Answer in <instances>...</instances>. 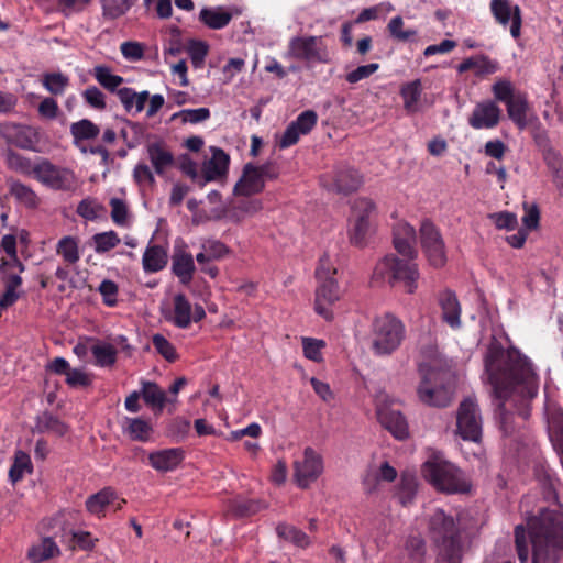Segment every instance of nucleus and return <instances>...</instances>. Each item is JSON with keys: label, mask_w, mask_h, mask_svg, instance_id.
<instances>
[{"label": "nucleus", "mask_w": 563, "mask_h": 563, "mask_svg": "<svg viewBox=\"0 0 563 563\" xmlns=\"http://www.w3.org/2000/svg\"><path fill=\"white\" fill-rule=\"evenodd\" d=\"M539 376L532 362L509 336L495 335V400H499V429L505 435L516 430L515 416L528 420L538 396Z\"/></svg>", "instance_id": "nucleus-1"}, {"label": "nucleus", "mask_w": 563, "mask_h": 563, "mask_svg": "<svg viewBox=\"0 0 563 563\" xmlns=\"http://www.w3.org/2000/svg\"><path fill=\"white\" fill-rule=\"evenodd\" d=\"M426 526L437 563H462L465 544L460 519L435 508L427 515Z\"/></svg>", "instance_id": "nucleus-2"}, {"label": "nucleus", "mask_w": 563, "mask_h": 563, "mask_svg": "<svg viewBox=\"0 0 563 563\" xmlns=\"http://www.w3.org/2000/svg\"><path fill=\"white\" fill-rule=\"evenodd\" d=\"M532 543V563H558L563 553V518L544 509L528 523Z\"/></svg>", "instance_id": "nucleus-3"}, {"label": "nucleus", "mask_w": 563, "mask_h": 563, "mask_svg": "<svg viewBox=\"0 0 563 563\" xmlns=\"http://www.w3.org/2000/svg\"><path fill=\"white\" fill-rule=\"evenodd\" d=\"M495 101L501 102L506 107L508 119L520 131L538 121L528 93L509 79L495 81Z\"/></svg>", "instance_id": "nucleus-4"}, {"label": "nucleus", "mask_w": 563, "mask_h": 563, "mask_svg": "<svg viewBox=\"0 0 563 563\" xmlns=\"http://www.w3.org/2000/svg\"><path fill=\"white\" fill-rule=\"evenodd\" d=\"M422 475L438 492L454 495L471 492L472 483L453 463L433 457L422 465Z\"/></svg>", "instance_id": "nucleus-5"}, {"label": "nucleus", "mask_w": 563, "mask_h": 563, "mask_svg": "<svg viewBox=\"0 0 563 563\" xmlns=\"http://www.w3.org/2000/svg\"><path fill=\"white\" fill-rule=\"evenodd\" d=\"M419 278L420 273L416 263L400 260L393 254L378 261L373 272L374 280L387 282L390 286L402 284L405 291L410 295L416 292Z\"/></svg>", "instance_id": "nucleus-6"}, {"label": "nucleus", "mask_w": 563, "mask_h": 563, "mask_svg": "<svg viewBox=\"0 0 563 563\" xmlns=\"http://www.w3.org/2000/svg\"><path fill=\"white\" fill-rule=\"evenodd\" d=\"M421 382L417 388L419 400L430 407L445 408L453 400L454 390L444 382L445 373L421 363L418 367Z\"/></svg>", "instance_id": "nucleus-7"}, {"label": "nucleus", "mask_w": 563, "mask_h": 563, "mask_svg": "<svg viewBox=\"0 0 563 563\" xmlns=\"http://www.w3.org/2000/svg\"><path fill=\"white\" fill-rule=\"evenodd\" d=\"M372 350L376 355H390L406 336L405 324L391 313L374 318L372 322Z\"/></svg>", "instance_id": "nucleus-8"}, {"label": "nucleus", "mask_w": 563, "mask_h": 563, "mask_svg": "<svg viewBox=\"0 0 563 563\" xmlns=\"http://www.w3.org/2000/svg\"><path fill=\"white\" fill-rule=\"evenodd\" d=\"M376 217V205L369 198H357L352 205L349 219L347 235L352 245L364 247L373 232V220Z\"/></svg>", "instance_id": "nucleus-9"}, {"label": "nucleus", "mask_w": 563, "mask_h": 563, "mask_svg": "<svg viewBox=\"0 0 563 563\" xmlns=\"http://www.w3.org/2000/svg\"><path fill=\"white\" fill-rule=\"evenodd\" d=\"M285 57L307 64H328L331 60L323 36L316 35L291 37Z\"/></svg>", "instance_id": "nucleus-10"}, {"label": "nucleus", "mask_w": 563, "mask_h": 563, "mask_svg": "<svg viewBox=\"0 0 563 563\" xmlns=\"http://www.w3.org/2000/svg\"><path fill=\"white\" fill-rule=\"evenodd\" d=\"M0 139L9 146L31 152L40 151V129L30 124L12 121L0 122Z\"/></svg>", "instance_id": "nucleus-11"}, {"label": "nucleus", "mask_w": 563, "mask_h": 563, "mask_svg": "<svg viewBox=\"0 0 563 563\" xmlns=\"http://www.w3.org/2000/svg\"><path fill=\"white\" fill-rule=\"evenodd\" d=\"M420 244L431 266L441 268L446 263V250L442 234L437 225L424 219L419 228Z\"/></svg>", "instance_id": "nucleus-12"}, {"label": "nucleus", "mask_w": 563, "mask_h": 563, "mask_svg": "<svg viewBox=\"0 0 563 563\" xmlns=\"http://www.w3.org/2000/svg\"><path fill=\"white\" fill-rule=\"evenodd\" d=\"M34 177L55 190H70L76 184L75 174L70 169L56 166L43 157L35 163Z\"/></svg>", "instance_id": "nucleus-13"}, {"label": "nucleus", "mask_w": 563, "mask_h": 563, "mask_svg": "<svg viewBox=\"0 0 563 563\" xmlns=\"http://www.w3.org/2000/svg\"><path fill=\"white\" fill-rule=\"evenodd\" d=\"M456 428L464 440L477 442L482 437V424L476 401L467 397L459 406Z\"/></svg>", "instance_id": "nucleus-14"}, {"label": "nucleus", "mask_w": 563, "mask_h": 563, "mask_svg": "<svg viewBox=\"0 0 563 563\" xmlns=\"http://www.w3.org/2000/svg\"><path fill=\"white\" fill-rule=\"evenodd\" d=\"M323 472V459L312 448L303 450L302 460L294 463V477L300 488H308Z\"/></svg>", "instance_id": "nucleus-15"}, {"label": "nucleus", "mask_w": 563, "mask_h": 563, "mask_svg": "<svg viewBox=\"0 0 563 563\" xmlns=\"http://www.w3.org/2000/svg\"><path fill=\"white\" fill-rule=\"evenodd\" d=\"M206 318V311L201 305L192 306L184 294H176L173 298V310L165 319L176 328L187 329L192 322H199Z\"/></svg>", "instance_id": "nucleus-16"}, {"label": "nucleus", "mask_w": 563, "mask_h": 563, "mask_svg": "<svg viewBox=\"0 0 563 563\" xmlns=\"http://www.w3.org/2000/svg\"><path fill=\"white\" fill-rule=\"evenodd\" d=\"M340 299V287L336 279L319 280L316 288L314 310L325 320L333 319L331 307Z\"/></svg>", "instance_id": "nucleus-17"}, {"label": "nucleus", "mask_w": 563, "mask_h": 563, "mask_svg": "<svg viewBox=\"0 0 563 563\" xmlns=\"http://www.w3.org/2000/svg\"><path fill=\"white\" fill-rule=\"evenodd\" d=\"M495 20L517 40L521 35L522 15L518 4L510 0H495Z\"/></svg>", "instance_id": "nucleus-18"}, {"label": "nucleus", "mask_w": 563, "mask_h": 563, "mask_svg": "<svg viewBox=\"0 0 563 563\" xmlns=\"http://www.w3.org/2000/svg\"><path fill=\"white\" fill-rule=\"evenodd\" d=\"M416 230L407 222H397L393 229V244L396 251L407 257L413 260L417 257L416 250Z\"/></svg>", "instance_id": "nucleus-19"}, {"label": "nucleus", "mask_w": 563, "mask_h": 563, "mask_svg": "<svg viewBox=\"0 0 563 563\" xmlns=\"http://www.w3.org/2000/svg\"><path fill=\"white\" fill-rule=\"evenodd\" d=\"M265 188V183L257 172V165L246 163L243 166L242 175L233 187V194L236 197H251L261 194Z\"/></svg>", "instance_id": "nucleus-20"}, {"label": "nucleus", "mask_w": 563, "mask_h": 563, "mask_svg": "<svg viewBox=\"0 0 563 563\" xmlns=\"http://www.w3.org/2000/svg\"><path fill=\"white\" fill-rule=\"evenodd\" d=\"M378 421L396 439L405 440L409 437V428L406 418L399 410L387 407L377 410Z\"/></svg>", "instance_id": "nucleus-21"}, {"label": "nucleus", "mask_w": 563, "mask_h": 563, "mask_svg": "<svg viewBox=\"0 0 563 563\" xmlns=\"http://www.w3.org/2000/svg\"><path fill=\"white\" fill-rule=\"evenodd\" d=\"M184 457L185 452L181 448H172L150 453L148 462L158 472H169L175 470Z\"/></svg>", "instance_id": "nucleus-22"}, {"label": "nucleus", "mask_w": 563, "mask_h": 563, "mask_svg": "<svg viewBox=\"0 0 563 563\" xmlns=\"http://www.w3.org/2000/svg\"><path fill=\"white\" fill-rule=\"evenodd\" d=\"M211 158L203 166L205 180L201 181V186L225 176L229 169L230 156L219 147H211Z\"/></svg>", "instance_id": "nucleus-23"}, {"label": "nucleus", "mask_w": 563, "mask_h": 563, "mask_svg": "<svg viewBox=\"0 0 563 563\" xmlns=\"http://www.w3.org/2000/svg\"><path fill=\"white\" fill-rule=\"evenodd\" d=\"M263 209V203L260 199H250V197H242V199L232 200L225 209V216L233 222H241L246 217L253 216Z\"/></svg>", "instance_id": "nucleus-24"}, {"label": "nucleus", "mask_w": 563, "mask_h": 563, "mask_svg": "<svg viewBox=\"0 0 563 563\" xmlns=\"http://www.w3.org/2000/svg\"><path fill=\"white\" fill-rule=\"evenodd\" d=\"M363 184L362 175L352 167L339 168L333 179V189L339 194L356 191Z\"/></svg>", "instance_id": "nucleus-25"}, {"label": "nucleus", "mask_w": 563, "mask_h": 563, "mask_svg": "<svg viewBox=\"0 0 563 563\" xmlns=\"http://www.w3.org/2000/svg\"><path fill=\"white\" fill-rule=\"evenodd\" d=\"M146 152L157 175H163L174 164V155L163 142L147 144Z\"/></svg>", "instance_id": "nucleus-26"}, {"label": "nucleus", "mask_w": 563, "mask_h": 563, "mask_svg": "<svg viewBox=\"0 0 563 563\" xmlns=\"http://www.w3.org/2000/svg\"><path fill=\"white\" fill-rule=\"evenodd\" d=\"M439 305L442 310V319L451 328H459L461 324V305L456 295L451 290H444L439 296Z\"/></svg>", "instance_id": "nucleus-27"}, {"label": "nucleus", "mask_w": 563, "mask_h": 563, "mask_svg": "<svg viewBox=\"0 0 563 563\" xmlns=\"http://www.w3.org/2000/svg\"><path fill=\"white\" fill-rule=\"evenodd\" d=\"M70 134L74 145L86 154L87 147L82 146V142L95 140L100 134V128L89 119H81L70 124Z\"/></svg>", "instance_id": "nucleus-28"}, {"label": "nucleus", "mask_w": 563, "mask_h": 563, "mask_svg": "<svg viewBox=\"0 0 563 563\" xmlns=\"http://www.w3.org/2000/svg\"><path fill=\"white\" fill-rule=\"evenodd\" d=\"M194 257L190 253L177 250L172 256V272L179 278L184 285L192 280L195 273Z\"/></svg>", "instance_id": "nucleus-29"}, {"label": "nucleus", "mask_w": 563, "mask_h": 563, "mask_svg": "<svg viewBox=\"0 0 563 563\" xmlns=\"http://www.w3.org/2000/svg\"><path fill=\"white\" fill-rule=\"evenodd\" d=\"M266 508V504L261 499H249L236 496L229 500L228 512L235 518L251 517Z\"/></svg>", "instance_id": "nucleus-30"}, {"label": "nucleus", "mask_w": 563, "mask_h": 563, "mask_svg": "<svg viewBox=\"0 0 563 563\" xmlns=\"http://www.w3.org/2000/svg\"><path fill=\"white\" fill-rule=\"evenodd\" d=\"M68 430L69 427L49 411H43L35 419L34 431L38 433H51L56 437H64Z\"/></svg>", "instance_id": "nucleus-31"}, {"label": "nucleus", "mask_w": 563, "mask_h": 563, "mask_svg": "<svg viewBox=\"0 0 563 563\" xmlns=\"http://www.w3.org/2000/svg\"><path fill=\"white\" fill-rule=\"evenodd\" d=\"M60 554V550L51 537L41 539L38 543L30 547L27 559L31 563H42Z\"/></svg>", "instance_id": "nucleus-32"}, {"label": "nucleus", "mask_w": 563, "mask_h": 563, "mask_svg": "<svg viewBox=\"0 0 563 563\" xmlns=\"http://www.w3.org/2000/svg\"><path fill=\"white\" fill-rule=\"evenodd\" d=\"M168 262L167 251L161 245H148L142 257L143 269L146 273H156L165 268Z\"/></svg>", "instance_id": "nucleus-33"}, {"label": "nucleus", "mask_w": 563, "mask_h": 563, "mask_svg": "<svg viewBox=\"0 0 563 563\" xmlns=\"http://www.w3.org/2000/svg\"><path fill=\"white\" fill-rule=\"evenodd\" d=\"M9 194L21 205L33 209L38 205L36 192L27 185L13 178L7 180Z\"/></svg>", "instance_id": "nucleus-34"}, {"label": "nucleus", "mask_w": 563, "mask_h": 563, "mask_svg": "<svg viewBox=\"0 0 563 563\" xmlns=\"http://www.w3.org/2000/svg\"><path fill=\"white\" fill-rule=\"evenodd\" d=\"M117 499L118 495L115 490L111 487H106L87 498L86 508L90 514L101 517L104 516L106 508L112 505Z\"/></svg>", "instance_id": "nucleus-35"}, {"label": "nucleus", "mask_w": 563, "mask_h": 563, "mask_svg": "<svg viewBox=\"0 0 563 563\" xmlns=\"http://www.w3.org/2000/svg\"><path fill=\"white\" fill-rule=\"evenodd\" d=\"M4 163L7 167L15 173L22 175H34L35 164L32 163L31 158L20 154L13 148L9 147L3 152Z\"/></svg>", "instance_id": "nucleus-36"}, {"label": "nucleus", "mask_w": 563, "mask_h": 563, "mask_svg": "<svg viewBox=\"0 0 563 563\" xmlns=\"http://www.w3.org/2000/svg\"><path fill=\"white\" fill-rule=\"evenodd\" d=\"M56 254L59 255L67 265H75L80 260L79 240L76 236H63L56 244Z\"/></svg>", "instance_id": "nucleus-37"}, {"label": "nucleus", "mask_w": 563, "mask_h": 563, "mask_svg": "<svg viewBox=\"0 0 563 563\" xmlns=\"http://www.w3.org/2000/svg\"><path fill=\"white\" fill-rule=\"evenodd\" d=\"M90 74L102 88L117 95L119 87L124 81L123 77L112 74L111 68L107 65H96Z\"/></svg>", "instance_id": "nucleus-38"}, {"label": "nucleus", "mask_w": 563, "mask_h": 563, "mask_svg": "<svg viewBox=\"0 0 563 563\" xmlns=\"http://www.w3.org/2000/svg\"><path fill=\"white\" fill-rule=\"evenodd\" d=\"M468 123L474 129L493 128V100L477 103L468 118Z\"/></svg>", "instance_id": "nucleus-39"}, {"label": "nucleus", "mask_w": 563, "mask_h": 563, "mask_svg": "<svg viewBox=\"0 0 563 563\" xmlns=\"http://www.w3.org/2000/svg\"><path fill=\"white\" fill-rule=\"evenodd\" d=\"M118 98L126 112H130L133 107H135L136 112H141L150 98V93L148 91L136 92L132 88L124 87L118 90Z\"/></svg>", "instance_id": "nucleus-40"}, {"label": "nucleus", "mask_w": 563, "mask_h": 563, "mask_svg": "<svg viewBox=\"0 0 563 563\" xmlns=\"http://www.w3.org/2000/svg\"><path fill=\"white\" fill-rule=\"evenodd\" d=\"M123 429L132 440L141 442H146L153 432L151 423L142 418H125Z\"/></svg>", "instance_id": "nucleus-41"}, {"label": "nucleus", "mask_w": 563, "mask_h": 563, "mask_svg": "<svg viewBox=\"0 0 563 563\" xmlns=\"http://www.w3.org/2000/svg\"><path fill=\"white\" fill-rule=\"evenodd\" d=\"M405 553L408 563H424L427 555L426 540L419 534L409 536L405 542Z\"/></svg>", "instance_id": "nucleus-42"}, {"label": "nucleus", "mask_w": 563, "mask_h": 563, "mask_svg": "<svg viewBox=\"0 0 563 563\" xmlns=\"http://www.w3.org/2000/svg\"><path fill=\"white\" fill-rule=\"evenodd\" d=\"M232 19V14L222 9H202L199 13V20L212 30L225 27Z\"/></svg>", "instance_id": "nucleus-43"}, {"label": "nucleus", "mask_w": 563, "mask_h": 563, "mask_svg": "<svg viewBox=\"0 0 563 563\" xmlns=\"http://www.w3.org/2000/svg\"><path fill=\"white\" fill-rule=\"evenodd\" d=\"M32 470L33 466L30 455L22 450L15 451L13 463L9 470L11 483L16 484L23 478L25 472L31 473Z\"/></svg>", "instance_id": "nucleus-44"}, {"label": "nucleus", "mask_w": 563, "mask_h": 563, "mask_svg": "<svg viewBox=\"0 0 563 563\" xmlns=\"http://www.w3.org/2000/svg\"><path fill=\"white\" fill-rule=\"evenodd\" d=\"M421 92L420 79L410 81L401 87L400 96L404 100V108L408 113H413L418 110L417 103L420 100Z\"/></svg>", "instance_id": "nucleus-45"}, {"label": "nucleus", "mask_w": 563, "mask_h": 563, "mask_svg": "<svg viewBox=\"0 0 563 563\" xmlns=\"http://www.w3.org/2000/svg\"><path fill=\"white\" fill-rule=\"evenodd\" d=\"M141 395L146 405L162 410L166 404V394L154 382H142Z\"/></svg>", "instance_id": "nucleus-46"}, {"label": "nucleus", "mask_w": 563, "mask_h": 563, "mask_svg": "<svg viewBox=\"0 0 563 563\" xmlns=\"http://www.w3.org/2000/svg\"><path fill=\"white\" fill-rule=\"evenodd\" d=\"M417 478L413 474L402 473L396 497L402 506L409 505L417 494Z\"/></svg>", "instance_id": "nucleus-47"}, {"label": "nucleus", "mask_w": 563, "mask_h": 563, "mask_svg": "<svg viewBox=\"0 0 563 563\" xmlns=\"http://www.w3.org/2000/svg\"><path fill=\"white\" fill-rule=\"evenodd\" d=\"M276 532L279 538L300 548H306L310 543L309 537L302 530L287 523H279L276 527Z\"/></svg>", "instance_id": "nucleus-48"}, {"label": "nucleus", "mask_w": 563, "mask_h": 563, "mask_svg": "<svg viewBox=\"0 0 563 563\" xmlns=\"http://www.w3.org/2000/svg\"><path fill=\"white\" fill-rule=\"evenodd\" d=\"M42 84L52 95H63L69 86V77L63 73H46L43 75Z\"/></svg>", "instance_id": "nucleus-49"}, {"label": "nucleus", "mask_w": 563, "mask_h": 563, "mask_svg": "<svg viewBox=\"0 0 563 563\" xmlns=\"http://www.w3.org/2000/svg\"><path fill=\"white\" fill-rule=\"evenodd\" d=\"M91 353L100 367H111L117 362V350L109 343L93 345Z\"/></svg>", "instance_id": "nucleus-50"}, {"label": "nucleus", "mask_w": 563, "mask_h": 563, "mask_svg": "<svg viewBox=\"0 0 563 563\" xmlns=\"http://www.w3.org/2000/svg\"><path fill=\"white\" fill-rule=\"evenodd\" d=\"M134 0H101L103 16L109 20L124 15L133 5Z\"/></svg>", "instance_id": "nucleus-51"}, {"label": "nucleus", "mask_w": 563, "mask_h": 563, "mask_svg": "<svg viewBox=\"0 0 563 563\" xmlns=\"http://www.w3.org/2000/svg\"><path fill=\"white\" fill-rule=\"evenodd\" d=\"M211 113L208 108H198V109H184L178 112H175L170 117V121L180 120L183 124H198L210 118Z\"/></svg>", "instance_id": "nucleus-52"}, {"label": "nucleus", "mask_w": 563, "mask_h": 563, "mask_svg": "<svg viewBox=\"0 0 563 563\" xmlns=\"http://www.w3.org/2000/svg\"><path fill=\"white\" fill-rule=\"evenodd\" d=\"M92 241L96 253L101 254L117 247L120 244L121 239L115 231L110 230L107 232L96 233L92 236Z\"/></svg>", "instance_id": "nucleus-53"}, {"label": "nucleus", "mask_w": 563, "mask_h": 563, "mask_svg": "<svg viewBox=\"0 0 563 563\" xmlns=\"http://www.w3.org/2000/svg\"><path fill=\"white\" fill-rule=\"evenodd\" d=\"M104 211V207L93 198L82 199L76 209L78 216L89 221L96 220Z\"/></svg>", "instance_id": "nucleus-54"}, {"label": "nucleus", "mask_w": 563, "mask_h": 563, "mask_svg": "<svg viewBox=\"0 0 563 563\" xmlns=\"http://www.w3.org/2000/svg\"><path fill=\"white\" fill-rule=\"evenodd\" d=\"M387 30L390 36L398 42H407L417 35L416 30H404V20L400 15L390 19Z\"/></svg>", "instance_id": "nucleus-55"}, {"label": "nucleus", "mask_w": 563, "mask_h": 563, "mask_svg": "<svg viewBox=\"0 0 563 563\" xmlns=\"http://www.w3.org/2000/svg\"><path fill=\"white\" fill-rule=\"evenodd\" d=\"M540 208L536 202H523L522 225L527 231L538 230L540 227Z\"/></svg>", "instance_id": "nucleus-56"}, {"label": "nucleus", "mask_w": 563, "mask_h": 563, "mask_svg": "<svg viewBox=\"0 0 563 563\" xmlns=\"http://www.w3.org/2000/svg\"><path fill=\"white\" fill-rule=\"evenodd\" d=\"M153 345L158 354H161L167 362H175L178 360V354L175 346L162 334L156 333L152 338Z\"/></svg>", "instance_id": "nucleus-57"}, {"label": "nucleus", "mask_w": 563, "mask_h": 563, "mask_svg": "<svg viewBox=\"0 0 563 563\" xmlns=\"http://www.w3.org/2000/svg\"><path fill=\"white\" fill-rule=\"evenodd\" d=\"M325 346V342L323 340L312 339V338H302V350L303 355L313 362H321L322 357V349Z\"/></svg>", "instance_id": "nucleus-58"}, {"label": "nucleus", "mask_w": 563, "mask_h": 563, "mask_svg": "<svg viewBox=\"0 0 563 563\" xmlns=\"http://www.w3.org/2000/svg\"><path fill=\"white\" fill-rule=\"evenodd\" d=\"M111 207V219L119 227L128 224L129 209L124 200L120 198H111L109 201Z\"/></svg>", "instance_id": "nucleus-59"}, {"label": "nucleus", "mask_w": 563, "mask_h": 563, "mask_svg": "<svg viewBox=\"0 0 563 563\" xmlns=\"http://www.w3.org/2000/svg\"><path fill=\"white\" fill-rule=\"evenodd\" d=\"M82 98L85 102L96 109L104 110L107 108L104 93L96 86H90L82 91Z\"/></svg>", "instance_id": "nucleus-60"}, {"label": "nucleus", "mask_w": 563, "mask_h": 563, "mask_svg": "<svg viewBox=\"0 0 563 563\" xmlns=\"http://www.w3.org/2000/svg\"><path fill=\"white\" fill-rule=\"evenodd\" d=\"M336 274V267L332 263L329 254L324 253L318 263V266L316 268V279L319 280H325V279H335L334 276Z\"/></svg>", "instance_id": "nucleus-61"}, {"label": "nucleus", "mask_w": 563, "mask_h": 563, "mask_svg": "<svg viewBox=\"0 0 563 563\" xmlns=\"http://www.w3.org/2000/svg\"><path fill=\"white\" fill-rule=\"evenodd\" d=\"M318 122V114L313 110H306L301 112L292 123L303 135L308 134Z\"/></svg>", "instance_id": "nucleus-62"}, {"label": "nucleus", "mask_w": 563, "mask_h": 563, "mask_svg": "<svg viewBox=\"0 0 563 563\" xmlns=\"http://www.w3.org/2000/svg\"><path fill=\"white\" fill-rule=\"evenodd\" d=\"M100 295L102 296L103 303L108 307H114L118 302V285L110 279H104L101 282L98 288Z\"/></svg>", "instance_id": "nucleus-63"}, {"label": "nucleus", "mask_w": 563, "mask_h": 563, "mask_svg": "<svg viewBox=\"0 0 563 563\" xmlns=\"http://www.w3.org/2000/svg\"><path fill=\"white\" fill-rule=\"evenodd\" d=\"M378 68L379 65L377 63L362 65L358 66L356 69L347 73L345 79L349 84H356L372 76Z\"/></svg>", "instance_id": "nucleus-64"}]
</instances>
